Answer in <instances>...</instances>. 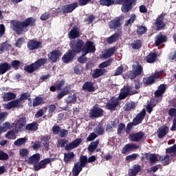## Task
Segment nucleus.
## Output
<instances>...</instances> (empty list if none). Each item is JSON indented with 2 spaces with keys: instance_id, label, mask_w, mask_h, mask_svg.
<instances>
[{
  "instance_id": "13",
  "label": "nucleus",
  "mask_w": 176,
  "mask_h": 176,
  "mask_svg": "<svg viewBox=\"0 0 176 176\" xmlns=\"http://www.w3.org/2000/svg\"><path fill=\"white\" fill-rule=\"evenodd\" d=\"M145 137V133L142 131H139L129 134V138L132 142H141Z\"/></svg>"
},
{
  "instance_id": "47",
  "label": "nucleus",
  "mask_w": 176,
  "mask_h": 176,
  "mask_svg": "<svg viewBox=\"0 0 176 176\" xmlns=\"http://www.w3.org/2000/svg\"><path fill=\"white\" fill-rule=\"evenodd\" d=\"M137 18V16L135 15V14H133L131 15L130 18L129 19V20H127L125 23H124V27H129V25L130 27H131V25H133V23H134V21H135V19Z\"/></svg>"
},
{
  "instance_id": "62",
  "label": "nucleus",
  "mask_w": 176,
  "mask_h": 176,
  "mask_svg": "<svg viewBox=\"0 0 176 176\" xmlns=\"http://www.w3.org/2000/svg\"><path fill=\"white\" fill-rule=\"evenodd\" d=\"M30 97H31V94L29 92H25L22 94L19 99V101L21 102V101H25V100L30 98Z\"/></svg>"
},
{
  "instance_id": "40",
  "label": "nucleus",
  "mask_w": 176,
  "mask_h": 176,
  "mask_svg": "<svg viewBox=\"0 0 176 176\" xmlns=\"http://www.w3.org/2000/svg\"><path fill=\"white\" fill-rule=\"evenodd\" d=\"M142 82L144 85L146 86H152L156 82V80L153 79V77L152 76L144 77Z\"/></svg>"
},
{
  "instance_id": "26",
  "label": "nucleus",
  "mask_w": 176,
  "mask_h": 176,
  "mask_svg": "<svg viewBox=\"0 0 176 176\" xmlns=\"http://www.w3.org/2000/svg\"><path fill=\"white\" fill-rule=\"evenodd\" d=\"M10 69H12V65H10L8 62L0 64V75L6 74V72H8V71H10Z\"/></svg>"
},
{
  "instance_id": "7",
  "label": "nucleus",
  "mask_w": 176,
  "mask_h": 176,
  "mask_svg": "<svg viewBox=\"0 0 176 176\" xmlns=\"http://www.w3.org/2000/svg\"><path fill=\"white\" fill-rule=\"evenodd\" d=\"M102 115H104V110L97 104L90 109L89 113V116L91 119L101 118Z\"/></svg>"
},
{
  "instance_id": "57",
  "label": "nucleus",
  "mask_w": 176,
  "mask_h": 176,
  "mask_svg": "<svg viewBox=\"0 0 176 176\" xmlns=\"http://www.w3.org/2000/svg\"><path fill=\"white\" fill-rule=\"evenodd\" d=\"M124 108L125 111H131V109H134V108H135V102H131L125 104Z\"/></svg>"
},
{
  "instance_id": "33",
  "label": "nucleus",
  "mask_w": 176,
  "mask_h": 176,
  "mask_svg": "<svg viewBox=\"0 0 176 176\" xmlns=\"http://www.w3.org/2000/svg\"><path fill=\"white\" fill-rule=\"evenodd\" d=\"M120 34H122L121 32H116L114 34H113L111 36L108 37L107 39V43H109V45L113 43V42H116V41H118L120 36Z\"/></svg>"
},
{
  "instance_id": "54",
  "label": "nucleus",
  "mask_w": 176,
  "mask_h": 176,
  "mask_svg": "<svg viewBox=\"0 0 176 176\" xmlns=\"http://www.w3.org/2000/svg\"><path fill=\"white\" fill-rule=\"evenodd\" d=\"M160 161L162 162L164 166H167V164H170V155H166L165 157H160Z\"/></svg>"
},
{
  "instance_id": "4",
  "label": "nucleus",
  "mask_w": 176,
  "mask_h": 176,
  "mask_svg": "<svg viewBox=\"0 0 176 176\" xmlns=\"http://www.w3.org/2000/svg\"><path fill=\"white\" fill-rule=\"evenodd\" d=\"M69 46L71 50L76 54H78V53L82 52L85 41L80 38H76L70 41Z\"/></svg>"
},
{
  "instance_id": "32",
  "label": "nucleus",
  "mask_w": 176,
  "mask_h": 176,
  "mask_svg": "<svg viewBox=\"0 0 176 176\" xmlns=\"http://www.w3.org/2000/svg\"><path fill=\"white\" fill-rule=\"evenodd\" d=\"M141 166L140 164H135L133 166V168L131 169V171L129 173V176H137L138 173H141Z\"/></svg>"
},
{
  "instance_id": "6",
  "label": "nucleus",
  "mask_w": 176,
  "mask_h": 176,
  "mask_svg": "<svg viewBox=\"0 0 176 176\" xmlns=\"http://www.w3.org/2000/svg\"><path fill=\"white\" fill-rule=\"evenodd\" d=\"M144 74V67L142 65L138 64L137 65H133V69L129 72L128 78L131 80H134L137 76H141Z\"/></svg>"
},
{
  "instance_id": "27",
  "label": "nucleus",
  "mask_w": 176,
  "mask_h": 176,
  "mask_svg": "<svg viewBox=\"0 0 176 176\" xmlns=\"http://www.w3.org/2000/svg\"><path fill=\"white\" fill-rule=\"evenodd\" d=\"M82 89V90L89 91V93L95 91L96 90V87L93 85V82L89 81H87L83 84Z\"/></svg>"
},
{
  "instance_id": "19",
  "label": "nucleus",
  "mask_w": 176,
  "mask_h": 176,
  "mask_svg": "<svg viewBox=\"0 0 176 176\" xmlns=\"http://www.w3.org/2000/svg\"><path fill=\"white\" fill-rule=\"evenodd\" d=\"M68 38L74 40L78 39V38H80V32L78 26H73L72 30L68 32Z\"/></svg>"
},
{
  "instance_id": "3",
  "label": "nucleus",
  "mask_w": 176,
  "mask_h": 176,
  "mask_svg": "<svg viewBox=\"0 0 176 176\" xmlns=\"http://www.w3.org/2000/svg\"><path fill=\"white\" fill-rule=\"evenodd\" d=\"M82 138H77L68 144V140L65 138H60L58 140L57 146L58 148H65V151L69 152V151H72V149L78 148V146L82 144Z\"/></svg>"
},
{
  "instance_id": "9",
  "label": "nucleus",
  "mask_w": 176,
  "mask_h": 176,
  "mask_svg": "<svg viewBox=\"0 0 176 176\" xmlns=\"http://www.w3.org/2000/svg\"><path fill=\"white\" fill-rule=\"evenodd\" d=\"M119 100L120 99L118 98H111L105 105L106 109L109 111H116V107H119Z\"/></svg>"
},
{
  "instance_id": "39",
  "label": "nucleus",
  "mask_w": 176,
  "mask_h": 176,
  "mask_svg": "<svg viewBox=\"0 0 176 176\" xmlns=\"http://www.w3.org/2000/svg\"><path fill=\"white\" fill-rule=\"evenodd\" d=\"M82 170H83V167L79 164V162L76 163L72 169L73 176H78Z\"/></svg>"
},
{
  "instance_id": "50",
  "label": "nucleus",
  "mask_w": 176,
  "mask_h": 176,
  "mask_svg": "<svg viewBox=\"0 0 176 176\" xmlns=\"http://www.w3.org/2000/svg\"><path fill=\"white\" fill-rule=\"evenodd\" d=\"M87 163H88V161H87V156H86V155H81V156L80 157L79 165H80L81 167L85 168V167H86Z\"/></svg>"
},
{
  "instance_id": "55",
  "label": "nucleus",
  "mask_w": 176,
  "mask_h": 176,
  "mask_svg": "<svg viewBox=\"0 0 176 176\" xmlns=\"http://www.w3.org/2000/svg\"><path fill=\"white\" fill-rule=\"evenodd\" d=\"M19 155L21 157H28L30 155V150L28 148H21L19 150Z\"/></svg>"
},
{
  "instance_id": "11",
  "label": "nucleus",
  "mask_w": 176,
  "mask_h": 176,
  "mask_svg": "<svg viewBox=\"0 0 176 176\" xmlns=\"http://www.w3.org/2000/svg\"><path fill=\"white\" fill-rule=\"evenodd\" d=\"M61 51L60 50H54L50 54H48V60L50 63H56L60 60V57L62 56Z\"/></svg>"
},
{
  "instance_id": "20",
  "label": "nucleus",
  "mask_w": 176,
  "mask_h": 176,
  "mask_svg": "<svg viewBox=\"0 0 176 176\" xmlns=\"http://www.w3.org/2000/svg\"><path fill=\"white\" fill-rule=\"evenodd\" d=\"M168 115L170 118H174L173 120V126L170 128V131H176V107H172L168 109Z\"/></svg>"
},
{
  "instance_id": "46",
  "label": "nucleus",
  "mask_w": 176,
  "mask_h": 176,
  "mask_svg": "<svg viewBox=\"0 0 176 176\" xmlns=\"http://www.w3.org/2000/svg\"><path fill=\"white\" fill-rule=\"evenodd\" d=\"M148 31V28L146 26H144L142 25H138L136 33L138 35H144Z\"/></svg>"
},
{
  "instance_id": "35",
  "label": "nucleus",
  "mask_w": 176,
  "mask_h": 176,
  "mask_svg": "<svg viewBox=\"0 0 176 176\" xmlns=\"http://www.w3.org/2000/svg\"><path fill=\"white\" fill-rule=\"evenodd\" d=\"M157 58V54L156 52H151L147 56H146V61L149 64H153Z\"/></svg>"
},
{
  "instance_id": "15",
  "label": "nucleus",
  "mask_w": 176,
  "mask_h": 176,
  "mask_svg": "<svg viewBox=\"0 0 176 176\" xmlns=\"http://www.w3.org/2000/svg\"><path fill=\"white\" fill-rule=\"evenodd\" d=\"M25 123H27V118L21 117V118H19L15 126L16 133H19V131H25Z\"/></svg>"
},
{
  "instance_id": "31",
  "label": "nucleus",
  "mask_w": 176,
  "mask_h": 176,
  "mask_svg": "<svg viewBox=\"0 0 176 176\" xmlns=\"http://www.w3.org/2000/svg\"><path fill=\"white\" fill-rule=\"evenodd\" d=\"M21 102L19 98L14 100L7 104V109H12V108H20Z\"/></svg>"
},
{
  "instance_id": "5",
  "label": "nucleus",
  "mask_w": 176,
  "mask_h": 176,
  "mask_svg": "<svg viewBox=\"0 0 176 176\" xmlns=\"http://www.w3.org/2000/svg\"><path fill=\"white\" fill-rule=\"evenodd\" d=\"M133 87L131 85H124L121 89L119 94V100H124L129 96H134V94H138V91H132Z\"/></svg>"
},
{
  "instance_id": "24",
  "label": "nucleus",
  "mask_w": 176,
  "mask_h": 176,
  "mask_svg": "<svg viewBox=\"0 0 176 176\" xmlns=\"http://www.w3.org/2000/svg\"><path fill=\"white\" fill-rule=\"evenodd\" d=\"M140 146H138L137 144H126L122 149L121 153L123 155H126L128 152H131V151H134V149H139Z\"/></svg>"
},
{
  "instance_id": "14",
  "label": "nucleus",
  "mask_w": 176,
  "mask_h": 176,
  "mask_svg": "<svg viewBox=\"0 0 176 176\" xmlns=\"http://www.w3.org/2000/svg\"><path fill=\"white\" fill-rule=\"evenodd\" d=\"M76 57V54L72 50H69L62 57V61L65 64L71 63Z\"/></svg>"
},
{
  "instance_id": "43",
  "label": "nucleus",
  "mask_w": 176,
  "mask_h": 176,
  "mask_svg": "<svg viewBox=\"0 0 176 176\" xmlns=\"http://www.w3.org/2000/svg\"><path fill=\"white\" fill-rule=\"evenodd\" d=\"M131 46L134 50H138L142 47V42L140 39L135 40L131 43Z\"/></svg>"
},
{
  "instance_id": "48",
  "label": "nucleus",
  "mask_w": 176,
  "mask_h": 176,
  "mask_svg": "<svg viewBox=\"0 0 176 176\" xmlns=\"http://www.w3.org/2000/svg\"><path fill=\"white\" fill-rule=\"evenodd\" d=\"M27 141H28V139H27V138H21L14 142V145H15L16 146H21V145H24V144H25Z\"/></svg>"
},
{
  "instance_id": "52",
  "label": "nucleus",
  "mask_w": 176,
  "mask_h": 176,
  "mask_svg": "<svg viewBox=\"0 0 176 176\" xmlns=\"http://www.w3.org/2000/svg\"><path fill=\"white\" fill-rule=\"evenodd\" d=\"M9 127H10V123L8 122L3 123L2 126H0V140L2 133H5V131L9 129Z\"/></svg>"
},
{
  "instance_id": "64",
  "label": "nucleus",
  "mask_w": 176,
  "mask_h": 176,
  "mask_svg": "<svg viewBox=\"0 0 176 176\" xmlns=\"http://www.w3.org/2000/svg\"><path fill=\"white\" fill-rule=\"evenodd\" d=\"M24 43V38L21 37L15 43V47H21Z\"/></svg>"
},
{
  "instance_id": "1",
  "label": "nucleus",
  "mask_w": 176,
  "mask_h": 176,
  "mask_svg": "<svg viewBox=\"0 0 176 176\" xmlns=\"http://www.w3.org/2000/svg\"><path fill=\"white\" fill-rule=\"evenodd\" d=\"M36 19L34 17H28L23 21L13 19L10 21V28L16 32V35H21L28 32V27H35Z\"/></svg>"
},
{
  "instance_id": "22",
  "label": "nucleus",
  "mask_w": 176,
  "mask_h": 176,
  "mask_svg": "<svg viewBox=\"0 0 176 176\" xmlns=\"http://www.w3.org/2000/svg\"><path fill=\"white\" fill-rule=\"evenodd\" d=\"M75 159V153L68 151L67 153H64V158L63 161L65 162V164H71L74 160Z\"/></svg>"
},
{
  "instance_id": "45",
  "label": "nucleus",
  "mask_w": 176,
  "mask_h": 176,
  "mask_svg": "<svg viewBox=\"0 0 176 176\" xmlns=\"http://www.w3.org/2000/svg\"><path fill=\"white\" fill-rule=\"evenodd\" d=\"M25 130H28L29 131H36V130H38V123L32 122L28 124Z\"/></svg>"
},
{
  "instance_id": "38",
  "label": "nucleus",
  "mask_w": 176,
  "mask_h": 176,
  "mask_svg": "<svg viewBox=\"0 0 176 176\" xmlns=\"http://www.w3.org/2000/svg\"><path fill=\"white\" fill-rule=\"evenodd\" d=\"M16 98V94L13 92H4L3 94V101H12V100H14Z\"/></svg>"
},
{
  "instance_id": "17",
  "label": "nucleus",
  "mask_w": 176,
  "mask_h": 176,
  "mask_svg": "<svg viewBox=\"0 0 176 176\" xmlns=\"http://www.w3.org/2000/svg\"><path fill=\"white\" fill-rule=\"evenodd\" d=\"M27 46L29 50H36L37 49L42 47V41L30 39L28 41Z\"/></svg>"
},
{
  "instance_id": "58",
  "label": "nucleus",
  "mask_w": 176,
  "mask_h": 176,
  "mask_svg": "<svg viewBox=\"0 0 176 176\" xmlns=\"http://www.w3.org/2000/svg\"><path fill=\"white\" fill-rule=\"evenodd\" d=\"M15 130L10 131L6 134V138L8 140H16V133Z\"/></svg>"
},
{
  "instance_id": "23",
  "label": "nucleus",
  "mask_w": 176,
  "mask_h": 176,
  "mask_svg": "<svg viewBox=\"0 0 176 176\" xmlns=\"http://www.w3.org/2000/svg\"><path fill=\"white\" fill-rule=\"evenodd\" d=\"M169 131L170 129L167 126L160 127L157 131L158 138H160V140H162V138H164V137H166V135L168 134Z\"/></svg>"
},
{
  "instance_id": "44",
  "label": "nucleus",
  "mask_w": 176,
  "mask_h": 176,
  "mask_svg": "<svg viewBox=\"0 0 176 176\" xmlns=\"http://www.w3.org/2000/svg\"><path fill=\"white\" fill-rule=\"evenodd\" d=\"M98 144H100V139L96 140L95 142H92L88 146L89 152H94V151L97 149Z\"/></svg>"
},
{
  "instance_id": "2",
  "label": "nucleus",
  "mask_w": 176,
  "mask_h": 176,
  "mask_svg": "<svg viewBox=\"0 0 176 176\" xmlns=\"http://www.w3.org/2000/svg\"><path fill=\"white\" fill-rule=\"evenodd\" d=\"M137 0H100V5L102 6H111L112 5H122L121 10L123 13H129L134 6Z\"/></svg>"
},
{
  "instance_id": "29",
  "label": "nucleus",
  "mask_w": 176,
  "mask_h": 176,
  "mask_svg": "<svg viewBox=\"0 0 176 176\" xmlns=\"http://www.w3.org/2000/svg\"><path fill=\"white\" fill-rule=\"evenodd\" d=\"M164 42H167V37L164 35L158 34L155 36V46H160L162 43H164Z\"/></svg>"
},
{
  "instance_id": "37",
  "label": "nucleus",
  "mask_w": 176,
  "mask_h": 176,
  "mask_svg": "<svg viewBox=\"0 0 176 176\" xmlns=\"http://www.w3.org/2000/svg\"><path fill=\"white\" fill-rule=\"evenodd\" d=\"M115 52H116V48L115 47L107 50L103 54V58L104 60H107V58L112 57V56L115 54Z\"/></svg>"
},
{
  "instance_id": "8",
  "label": "nucleus",
  "mask_w": 176,
  "mask_h": 176,
  "mask_svg": "<svg viewBox=\"0 0 176 176\" xmlns=\"http://www.w3.org/2000/svg\"><path fill=\"white\" fill-rule=\"evenodd\" d=\"M78 6V3L77 2H74L71 4L62 6V8H58L57 9V12L58 13H63V14H68V13H72Z\"/></svg>"
},
{
  "instance_id": "61",
  "label": "nucleus",
  "mask_w": 176,
  "mask_h": 176,
  "mask_svg": "<svg viewBox=\"0 0 176 176\" xmlns=\"http://www.w3.org/2000/svg\"><path fill=\"white\" fill-rule=\"evenodd\" d=\"M58 135L60 138H67L68 137V130L60 128Z\"/></svg>"
},
{
  "instance_id": "30",
  "label": "nucleus",
  "mask_w": 176,
  "mask_h": 176,
  "mask_svg": "<svg viewBox=\"0 0 176 176\" xmlns=\"http://www.w3.org/2000/svg\"><path fill=\"white\" fill-rule=\"evenodd\" d=\"M105 73H107L106 69H95L92 74V78L94 79H97L98 78H100V76L105 75Z\"/></svg>"
},
{
  "instance_id": "16",
  "label": "nucleus",
  "mask_w": 176,
  "mask_h": 176,
  "mask_svg": "<svg viewBox=\"0 0 176 176\" xmlns=\"http://www.w3.org/2000/svg\"><path fill=\"white\" fill-rule=\"evenodd\" d=\"M53 159L52 158H45L41 160L40 162H38L37 164L34 165V171H39L41 168H46V165L52 163Z\"/></svg>"
},
{
  "instance_id": "28",
  "label": "nucleus",
  "mask_w": 176,
  "mask_h": 176,
  "mask_svg": "<svg viewBox=\"0 0 176 176\" xmlns=\"http://www.w3.org/2000/svg\"><path fill=\"white\" fill-rule=\"evenodd\" d=\"M69 90H71V86H65L63 89L59 94H58L56 98L58 100H61V98L65 97V96H68V94H69Z\"/></svg>"
},
{
  "instance_id": "36",
  "label": "nucleus",
  "mask_w": 176,
  "mask_h": 176,
  "mask_svg": "<svg viewBox=\"0 0 176 176\" xmlns=\"http://www.w3.org/2000/svg\"><path fill=\"white\" fill-rule=\"evenodd\" d=\"M23 69L25 72H28V74H33V72H35V71H38V69L36 68L34 63L30 65H25Z\"/></svg>"
},
{
  "instance_id": "42",
  "label": "nucleus",
  "mask_w": 176,
  "mask_h": 176,
  "mask_svg": "<svg viewBox=\"0 0 176 176\" xmlns=\"http://www.w3.org/2000/svg\"><path fill=\"white\" fill-rule=\"evenodd\" d=\"M125 131H126V124H124L122 122H120L118 125V129H117V134H118V135L122 136V134H124Z\"/></svg>"
},
{
  "instance_id": "10",
  "label": "nucleus",
  "mask_w": 176,
  "mask_h": 176,
  "mask_svg": "<svg viewBox=\"0 0 176 176\" xmlns=\"http://www.w3.org/2000/svg\"><path fill=\"white\" fill-rule=\"evenodd\" d=\"M109 28L110 30H118V32L122 33V22L120 21V18H116L109 22Z\"/></svg>"
},
{
  "instance_id": "41",
  "label": "nucleus",
  "mask_w": 176,
  "mask_h": 176,
  "mask_svg": "<svg viewBox=\"0 0 176 176\" xmlns=\"http://www.w3.org/2000/svg\"><path fill=\"white\" fill-rule=\"evenodd\" d=\"M47 63V59L45 58H41L36 60L34 63V65H36V67L38 69H40L41 67H43V65H45Z\"/></svg>"
},
{
  "instance_id": "34",
  "label": "nucleus",
  "mask_w": 176,
  "mask_h": 176,
  "mask_svg": "<svg viewBox=\"0 0 176 176\" xmlns=\"http://www.w3.org/2000/svg\"><path fill=\"white\" fill-rule=\"evenodd\" d=\"M145 157L146 160H149V164L151 166H153L156 162H157V157L156 156V154H145Z\"/></svg>"
},
{
  "instance_id": "60",
  "label": "nucleus",
  "mask_w": 176,
  "mask_h": 176,
  "mask_svg": "<svg viewBox=\"0 0 176 176\" xmlns=\"http://www.w3.org/2000/svg\"><path fill=\"white\" fill-rule=\"evenodd\" d=\"M11 67H12L14 69H19L20 65H21V62L20 60H14L11 62Z\"/></svg>"
},
{
  "instance_id": "25",
  "label": "nucleus",
  "mask_w": 176,
  "mask_h": 176,
  "mask_svg": "<svg viewBox=\"0 0 176 176\" xmlns=\"http://www.w3.org/2000/svg\"><path fill=\"white\" fill-rule=\"evenodd\" d=\"M41 160V154L38 153L34 154L33 155L30 156L28 160V163L29 164H34V166H36V164H38L39 163V161Z\"/></svg>"
},
{
  "instance_id": "12",
  "label": "nucleus",
  "mask_w": 176,
  "mask_h": 176,
  "mask_svg": "<svg viewBox=\"0 0 176 176\" xmlns=\"http://www.w3.org/2000/svg\"><path fill=\"white\" fill-rule=\"evenodd\" d=\"M94 52H96V45H94L93 41H88L86 43H84L82 53L89 54V53H94Z\"/></svg>"
},
{
  "instance_id": "59",
  "label": "nucleus",
  "mask_w": 176,
  "mask_h": 176,
  "mask_svg": "<svg viewBox=\"0 0 176 176\" xmlns=\"http://www.w3.org/2000/svg\"><path fill=\"white\" fill-rule=\"evenodd\" d=\"M133 126H137L135 123L132 122H129L127 124L126 127H125V133L126 134H130L131 133V130H133Z\"/></svg>"
},
{
  "instance_id": "63",
  "label": "nucleus",
  "mask_w": 176,
  "mask_h": 176,
  "mask_svg": "<svg viewBox=\"0 0 176 176\" xmlns=\"http://www.w3.org/2000/svg\"><path fill=\"white\" fill-rule=\"evenodd\" d=\"M138 156H140V155L137 153H133L126 156L125 160H126V162H130V160H136Z\"/></svg>"
},
{
  "instance_id": "53",
  "label": "nucleus",
  "mask_w": 176,
  "mask_h": 176,
  "mask_svg": "<svg viewBox=\"0 0 176 176\" xmlns=\"http://www.w3.org/2000/svg\"><path fill=\"white\" fill-rule=\"evenodd\" d=\"M12 47V45L8 44V42H4L1 43L0 46V52H6V50H9Z\"/></svg>"
},
{
  "instance_id": "51",
  "label": "nucleus",
  "mask_w": 176,
  "mask_h": 176,
  "mask_svg": "<svg viewBox=\"0 0 176 176\" xmlns=\"http://www.w3.org/2000/svg\"><path fill=\"white\" fill-rule=\"evenodd\" d=\"M76 100H78L76 95L74 94L73 96H69L66 100L67 104L69 105V104H75Z\"/></svg>"
},
{
  "instance_id": "56",
  "label": "nucleus",
  "mask_w": 176,
  "mask_h": 176,
  "mask_svg": "<svg viewBox=\"0 0 176 176\" xmlns=\"http://www.w3.org/2000/svg\"><path fill=\"white\" fill-rule=\"evenodd\" d=\"M43 102V99L39 96H36L33 99V107H39Z\"/></svg>"
},
{
  "instance_id": "21",
  "label": "nucleus",
  "mask_w": 176,
  "mask_h": 176,
  "mask_svg": "<svg viewBox=\"0 0 176 176\" xmlns=\"http://www.w3.org/2000/svg\"><path fill=\"white\" fill-rule=\"evenodd\" d=\"M146 115V112L145 111V109H143L140 113H138L135 118L133 120V122L138 126V124H140L142 123V120L145 119V116Z\"/></svg>"
},
{
  "instance_id": "49",
  "label": "nucleus",
  "mask_w": 176,
  "mask_h": 176,
  "mask_svg": "<svg viewBox=\"0 0 176 176\" xmlns=\"http://www.w3.org/2000/svg\"><path fill=\"white\" fill-rule=\"evenodd\" d=\"M112 63H113V58H111L99 64L98 67L99 68H107V67H109Z\"/></svg>"
},
{
  "instance_id": "18",
  "label": "nucleus",
  "mask_w": 176,
  "mask_h": 176,
  "mask_svg": "<svg viewBox=\"0 0 176 176\" xmlns=\"http://www.w3.org/2000/svg\"><path fill=\"white\" fill-rule=\"evenodd\" d=\"M166 16V14L162 13L160 16H158V17L155 20V25L157 27L156 28L157 31H160L163 30L164 27H166V24L164 23V22H163V20H164V16Z\"/></svg>"
}]
</instances>
